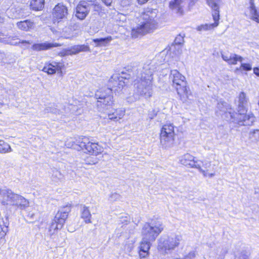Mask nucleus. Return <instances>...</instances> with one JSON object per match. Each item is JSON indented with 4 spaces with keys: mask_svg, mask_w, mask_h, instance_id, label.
I'll return each mask as SVG.
<instances>
[{
    "mask_svg": "<svg viewBox=\"0 0 259 259\" xmlns=\"http://www.w3.org/2000/svg\"><path fill=\"white\" fill-rule=\"evenodd\" d=\"M72 146L77 150H84L85 152H88L94 156H87L84 159V163L87 164L93 165L98 162V159L95 156H97L103 151V147L97 143H93L90 141L89 138L82 137H79L74 142Z\"/></svg>",
    "mask_w": 259,
    "mask_h": 259,
    "instance_id": "1",
    "label": "nucleus"
},
{
    "mask_svg": "<svg viewBox=\"0 0 259 259\" xmlns=\"http://www.w3.org/2000/svg\"><path fill=\"white\" fill-rule=\"evenodd\" d=\"M68 231H70V232H73V231H70V230H68Z\"/></svg>",
    "mask_w": 259,
    "mask_h": 259,
    "instance_id": "58",
    "label": "nucleus"
},
{
    "mask_svg": "<svg viewBox=\"0 0 259 259\" xmlns=\"http://www.w3.org/2000/svg\"><path fill=\"white\" fill-rule=\"evenodd\" d=\"M2 191V190H0V192H1ZM0 198H2L3 199V197H2V196H0Z\"/></svg>",
    "mask_w": 259,
    "mask_h": 259,
    "instance_id": "57",
    "label": "nucleus"
},
{
    "mask_svg": "<svg viewBox=\"0 0 259 259\" xmlns=\"http://www.w3.org/2000/svg\"><path fill=\"white\" fill-rule=\"evenodd\" d=\"M174 126L172 124H164L160 133V143L165 148L170 147L174 141Z\"/></svg>",
    "mask_w": 259,
    "mask_h": 259,
    "instance_id": "9",
    "label": "nucleus"
},
{
    "mask_svg": "<svg viewBox=\"0 0 259 259\" xmlns=\"http://www.w3.org/2000/svg\"><path fill=\"white\" fill-rule=\"evenodd\" d=\"M150 64H144L142 69H140V73L138 72V78L139 81H152L153 69Z\"/></svg>",
    "mask_w": 259,
    "mask_h": 259,
    "instance_id": "14",
    "label": "nucleus"
},
{
    "mask_svg": "<svg viewBox=\"0 0 259 259\" xmlns=\"http://www.w3.org/2000/svg\"><path fill=\"white\" fill-rule=\"evenodd\" d=\"M12 151L10 145L3 140H0V153L5 154Z\"/></svg>",
    "mask_w": 259,
    "mask_h": 259,
    "instance_id": "34",
    "label": "nucleus"
},
{
    "mask_svg": "<svg viewBox=\"0 0 259 259\" xmlns=\"http://www.w3.org/2000/svg\"><path fill=\"white\" fill-rule=\"evenodd\" d=\"M45 0H31L30 8L34 11H40L44 7Z\"/></svg>",
    "mask_w": 259,
    "mask_h": 259,
    "instance_id": "31",
    "label": "nucleus"
},
{
    "mask_svg": "<svg viewBox=\"0 0 259 259\" xmlns=\"http://www.w3.org/2000/svg\"><path fill=\"white\" fill-rule=\"evenodd\" d=\"M249 10L251 19L259 23V9L256 10L254 4V0H249Z\"/></svg>",
    "mask_w": 259,
    "mask_h": 259,
    "instance_id": "26",
    "label": "nucleus"
},
{
    "mask_svg": "<svg viewBox=\"0 0 259 259\" xmlns=\"http://www.w3.org/2000/svg\"><path fill=\"white\" fill-rule=\"evenodd\" d=\"M125 82L120 79L119 74H113L109 79L108 86L107 88H110L112 91L119 92L122 90L125 86Z\"/></svg>",
    "mask_w": 259,
    "mask_h": 259,
    "instance_id": "15",
    "label": "nucleus"
},
{
    "mask_svg": "<svg viewBox=\"0 0 259 259\" xmlns=\"http://www.w3.org/2000/svg\"><path fill=\"white\" fill-rule=\"evenodd\" d=\"M0 196L3 197L2 203L10 205L20 210H25L29 206V201L23 196L14 193L11 190H2Z\"/></svg>",
    "mask_w": 259,
    "mask_h": 259,
    "instance_id": "3",
    "label": "nucleus"
},
{
    "mask_svg": "<svg viewBox=\"0 0 259 259\" xmlns=\"http://www.w3.org/2000/svg\"><path fill=\"white\" fill-rule=\"evenodd\" d=\"M136 94L146 99L150 98L153 93L152 81H137L135 84Z\"/></svg>",
    "mask_w": 259,
    "mask_h": 259,
    "instance_id": "11",
    "label": "nucleus"
},
{
    "mask_svg": "<svg viewBox=\"0 0 259 259\" xmlns=\"http://www.w3.org/2000/svg\"><path fill=\"white\" fill-rule=\"evenodd\" d=\"M60 46H61V45L57 43H51L46 41L43 43L34 44L32 46L31 49L34 51H41Z\"/></svg>",
    "mask_w": 259,
    "mask_h": 259,
    "instance_id": "19",
    "label": "nucleus"
},
{
    "mask_svg": "<svg viewBox=\"0 0 259 259\" xmlns=\"http://www.w3.org/2000/svg\"><path fill=\"white\" fill-rule=\"evenodd\" d=\"M248 99L243 92L239 94L238 97V113H244L247 111Z\"/></svg>",
    "mask_w": 259,
    "mask_h": 259,
    "instance_id": "18",
    "label": "nucleus"
},
{
    "mask_svg": "<svg viewBox=\"0 0 259 259\" xmlns=\"http://www.w3.org/2000/svg\"><path fill=\"white\" fill-rule=\"evenodd\" d=\"M34 215V213L29 212V213L28 214V217H29L30 219H33Z\"/></svg>",
    "mask_w": 259,
    "mask_h": 259,
    "instance_id": "52",
    "label": "nucleus"
},
{
    "mask_svg": "<svg viewBox=\"0 0 259 259\" xmlns=\"http://www.w3.org/2000/svg\"><path fill=\"white\" fill-rule=\"evenodd\" d=\"M182 0H171L169 3V8L176 14L182 15L183 10L182 7Z\"/></svg>",
    "mask_w": 259,
    "mask_h": 259,
    "instance_id": "22",
    "label": "nucleus"
},
{
    "mask_svg": "<svg viewBox=\"0 0 259 259\" xmlns=\"http://www.w3.org/2000/svg\"><path fill=\"white\" fill-rule=\"evenodd\" d=\"M228 252L226 247L219 248L217 249V257L218 259H224L225 255Z\"/></svg>",
    "mask_w": 259,
    "mask_h": 259,
    "instance_id": "37",
    "label": "nucleus"
},
{
    "mask_svg": "<svg viewBox=\"0 0 259 259\" xmlns=\"http://www.w3.org/2000/svg\"><path fill=\"white\" fill-rule=\"evenodd\" d=\"M175 43L176 45H181L184 42V37L181 34L178 35L177 37L175 38Z\"/></svg>",
    "mask_w": 259,
    "mask_h": 259,
    "instance_id": "42",
    "label": "nucleus"
},
{
    "mask_svg": "<svg viewBox=\"0 0 259 259\" xmlns=\"http://www.w3.org/2000/svg\"><path fill=\"white\" fill-rule=\"evenodd\" d=\"M157 115V111L153 109L151 111H149L148 113V117L150 119H152L154 118Z\"/></svg>",
    "mask_w": 259,
    "mask_h": 259,
    "instance_id": "46",
    "label": "nucleus"
},
{
    "mask_svg": "<svg viewBox=\"0 0 259 259\" xmlns=\"http://www.w3.org/2000/svg\"><path fill=\"white\" fill-rule=\"evenodd\" d=\"M258 137V134H256V137L257 138Z\"/></svg>",
    "mask_w": 259,
    "mask_h": 259,
    "instance_id": "56",
    "label": "nucleus"
},
{
    "mask_svg": "<svg viewBox=\"0 0 259 259\" xmlns=\"http://www.w3.org/2000/svg\"><path fill=\"white\" fill-rule=\"evenodd\" d=\"M122 75H123L119 76L120 80H122L123 79H128L130 78L129 75H127V74L123 73H122Z\"/></svg>",
    "mask_w": 259,
    "mask_h": 259,
    "instance_id": "48",
    "label": "nucleus"
},
{
    "mask_svg": "<svg viewBox=\"0 0 259 259\" xmlns=\"http://www.w3.org/2000/svg\"><path fill=\"white\" fill-rule=\"evenodd\" d=\"M235 259H248V256L243 252H235Z\"/></svg>",
    "mask_w": 259,
    "mask_h": 259,
    "instance_id": "41",
    "label": "nucleus"
},
{
    "mask_svg": "<svg viewBox=\"0 0 259 259\" xmlns=\"http://www.w3.org/2000/svg\"><path fill=\"white\" fill-rule=\"evenodd\" d=\"M103 2L107 6H110L112 3V0H102Z\"/></svg>",
    "mask_w": 259,
    "mask_h": 259,
    "instance_id": "49",
    "label": "nucleus"
},
{
    "mask_svg": "<svg viewBox=\"0 0 259 259\" xmlns=\"http://www.w3.org/2000/svg\"><path fill=\"white\" fill-rule=\"evenodd\" d=\"M68 15V10L66 6L62 4H58L54 9L53 22L54 24L57 23L60 29H63L62 27L68 24L67 16Z\"/></svg>",
    "mask_w": 259,
    "mask_h": 259,
    "instance_id": "8",
    "label": "nucleus"
},
{
    "mask_svg": "<svg viewBox=\"0 0 259 259\" xmlns=\"http://www.w3.org/2000/svg\"><path fill=\"white\" fill-rule=\"evenodd\" d=\"M70 211V205H66L59 210L49 228V234L50 236L54 235L63 227Z\"/></svg>",
    "mask_w": 259,
    "mask_h": 259,
    "instance_id": "6",
    "label": "nucleus"
},
{
    "mask_svg": "<svg viewBox=\"0 0 259 259\" xmlns=\"http://www.w3.org/2000/svg\"><path fill=\"white\" fill-rule=\"evenodd\" d=\"M64 175L60 171L56 168L52 169V179L53 181L56 182L62 181L64 180Z\"/></svg>",
    "mask_w": 259,
    "mask_h": 259,
    "instance_id": "32",
    "label": "nucleus"
},
{
    "mask_svg": "<svg viewBox=\"0 0 259 259\" xmlns=\"http://www.w3.org/2000/svg\"><path fill=\"white\" fill-rule=\"evenodd\" d=\"M90 47L88 45H75L71 47L68 50L70 55L76 54L81 52H90Z\"/></svg>",
    "mask_w": 259,
    "mask_h": 259,
    "instance_id": "25",
    "label": "nucleus"
},
{
    "mask_svg": "<svg viewBox=\"0 0 259 259\" xmlns=\"http://www.w3.org/2000/svg\"><path fill=\"white\" fill-rule=\"evenodd\" d=\"M54 104H50L46 108V112H51L55 114H59L60 110L56 108Z\"/></svg>",
    "mask_w": 259,
    "mask_h": 259,
    "instance_id": "38",
    "label": "nucleus"
},
{
    "mask_svg": "<svg viewBox=\"0 0 259 259\" xmlns=\"http://www.w3.org/2000/svg\"><path fill=\"white\" fill-rule=\"evenodd\" d=\"M3 103H2V102H0V107H2L3 105Z\"/></svg>",
    "mask_w": 259,
    "mask_h": 259,
    "instance_id": "54",
    "label": "nucleus"
},
{
    "mask_svg": "<svg viewBox=\"0 0 259 259\" xmlns=\"http://www.w3.org/2000/svg\"><path fill=\"white\" fill-rule=\"evenodd\" d=\"M111 94H112L111 89L103 88L96 92L95 97L97 101H102L105 100L107 96H110Z\"/></svg>",
    "mask_w": 259,
    "mask_h": 259,
    "instance_id": "24",
    "label": "nucleus"
},
{
    "mask_svg": "<svg viewBox=\"0 0 259 259\" xmlns=\"http://www.w3.org/2000/svg\"><path fill=\"white\" fill-rule=\"evenodd\" d=\"M30 44L31 42L28 40H22L20 41L19 38H18L17 36H12L9 37L8 40V44L11 45L16 46L19 44Z\"/></svg>",
    "mask_w": 259,
    "mask_h": 259,
    "instance_id": "33",
    "label": "nucleus"
},
{
    "mask_svg": "<svg viewBox=\"0 0 259 259\" xmlns=\"http://www.w3.org/2000/svg\"><path fill=\"white\" fill-rule=\"evenodd\" d=\"M148 253L149 251H142L141 249H140L139 255L141 258H144L146 257L148 255Z\"/></svg>",
    "mask_w": 259,
    "mask_h": 259,
    "instance_id": "47",
    "label": "nucleus"
},
{
    "mask_svg": "<svg viewBox=\"0 0 259 259\" xmlns=\"http://www.w3.org/2000/svg\"><path fill=\"white\" fill-rule=\"evenodd\" d=\"M214 22L212 24H205L198 26L197 30L198 31L207 30L217 27L219 24V21H214Z\"/></svg>",
    "mask_w": 259,
    "mask_h": 259,
    "instance_id": "35",
    "label": "nucleus"
},
{
    "mask_svg": "<svg viewBox=\"0 0 259 259\" xmlns=\"http://www.w3.org/2000/svg\"><path fill=\"white\" fill-rule=\"evenodd\" d=\"M208 176L209 177L211 178V177H213V176H214V173L208 174Z\"/></svg>",
    "mask_w": 259,
    "mask_h": 259,
    "instance_id": "53",
    "label": "nucleus"
},
{
    "mask_svg": "<svg viewBox=\"0 0 259 259\" xmlns=\"http://www.w3.org/2000/svg\"><path fill=\"white\" fill-rule=\"evenodd\" d=\"M169 78L172 81L173 86L176 88L181 100L183 102H186L189 90L187 86L185 77L178 70H173L171 71Z\"/></svg>",
    "mask_w": 259,
    "mask_h": 259,
    "instance_id": "4",
    "label": "nucleus"
},
{
    "mask_svg": "<svg viewBox=\"0 0 259 259\" xmlns=\"http://www.w3.org/2000/svg\"><path fill=\"white\" fill-rule=\"evenodd\" d=\"M62 66V63L52 61L50 63H46L42 70L45 72H47L48 74H53L57 71L61 70Z\"/></svg>",
    "mask_w": 259,
    "mask_h": 259,
    "instance_id": "17",
    "label": "nucleus"
},
{
    "mask_svg": "<svg viewBox=\"0 0 259 259\" xmlns=\"http://www.w3.org/2000/svg\"><path fill=\"white\" fill-rule=\"evenodd\" d=\"M217 109L220 111L224 112L227 117H228L229 116H230V114L229 113L230 112H234V111H232L231 108H228L227 103L223 101H220L218 102Z\"/></svg>",
    "mask_w": 259,
    "mask_h": 259,
    "instance_id": "30",
    "label": "nucleus"
},
{
    "mask_svg": "<svg viewBox=\"0 0 259 259\" xmlns=\"http://www.w3.org/2000/svg\"><path fill=\"white\" fill-rule=\"evenodd\" d=\"M230 119L234 122L240 125H251L255 120V117L251 113L246 114V113H236L230 112Z\"/></svg>",
    "mask_w": 259,
    "mask_h": 259,
    "instance_id": "10",
    "label": "nucleus"
},
{
    "mask_svg": "<svg viewBox=\"0 0 259 259\" xmlns=\"http://www.w3.org/2000/svg\"><path fill=\"white\" fill-rule=\"evenodd\" d=\"M112 40L111 36H108L105 38H95L93 41L96 44V47L106 46Z\"/></svg>",
    "mask_w": 259,
    "mask_h": 259,
    "instance_id": "29",
    "label": "nucleus"
},
{
    "mask_svg": "<svg viewBox=\"0 0 259 259\" xmlns=\"http://www.w3.org/2000/svg\"><path fill=\"white\" fill-rule=\"evenodd\" d=\"M249 137L251 139H254L255 140H259V130H254L251 131L249 134Z\"/></svg>",
    "mask_w": 259,
    "mask_h": 259,
    "instance_id": "39",
    "label": "nucleus"
},
{
    "mask_svg": "<svg viewBox=\"0 0 259 259\" xmlns=\"http://www.w3.org/2000/svg\"><path fill=\"white\" fill-rule=\"evenodd\" d=\"M182 240L181 235L161 237L159 240L158 250L163 254L171 253L179 246Z\"/></svg>",
    "mask_w": 259,
    "mask_h": 259,
    "instance_id": "5",
    "label": "nucleus"
},
{
    "mask_svg": "<svg viewBox=\"0 0 259 259\" xmlns=\"http://www.w3.org/2000/svg\"><path fill=\"white\" fill-rule=\"evenodd\" d=\"M221 56L222 59L230 65H235L238 61L241 62L243 59L241 56L232 53H221Z\"/></svg>",
    "mask_w": 259,
    "mask_h": 259,
    "instance_id": "21",
    "label": "nucleus"
},
{
    "mask_svg": "<svg viewBox=\"0 0 259 259\" xmlns=\"http://www.w3.org/2000/svg\"><path fill=\"white\" fill-rule=\"evenodd\" d=\"M179 161L184 165L198 169L204 176L206 177L207 176L205 170L201 168V165L199 163V161L195 160V157L190 154L186 153L180 157Z\"/></svg>",
    "mask_w": 259,
    "mask_h": 259,
    "instance_id": "12",
    "label": "nucleus"
},
{
    "mask_svg": "<svg viewBox=\"0 0 259 259\" xmlns=\"http://www.w3.org/2000/svg\"><path fill=\"white\" fill-rule=\"evenodd\" d=\"M73 108H74V109L72 110H73V111H75L76 110V108L75 106H73Z\"/></svg>",
    "mask_w": 259,
    "mask_h": 259,
    "instance_id": "55",
    "label": "nucleus"
},
{
    "mask_svg": "<svg viewBox=\"0 0 259 259\" xmlns=\"http://www.w3.org/2000/svg\"><path fill=\"white\" fill-rule=\"evenodd\" d=\"M149 0H137L139 4L143 5L147 3Z\"/></svg>",
    "mask_w": 259,
    "mask_h": 259,
    "instance_id": "51",
    "label": "nucleus"
},
{
    "mask_svg": "<svg viewBox=\"0 0 259 259\" xmlns=\"http://www.w3.org/2000/svg\"><path fill=\"white\" fill-rule=\"evenodd\" d=\"M156 9L145 12L141 16V21L132 29L131 35L136 38L153 31L157 27V23L155 18L157 15Z\"/></svg>",
    "mask_w": 259,
    "mask_h": 259,
    "instance_id": "2",
    "label": "nucleus"
},
{
    "mask_svg": "<svg viewBox=\"0 0 259 259\" xmlns=\"http://www.w3.org/2000/svg\"><path fill=\"white\" fill-rule=\"evenodd\" d=\"M80 217L84 220L86 224L91 223L92 214L89 207L85 205H81L80 206Z\"/></svg>",
    "mask_w": 259,
    "mask_h": 259,
    "instance_id": "23",
    "label": "nucleus"
},
{
    "mask_svg": "<svg viewBox=\"0 0 259 259\" xmlns=\"http://www.w3.org/2000/svg\"><path fill=\"white\" fill-rule=\"evenodd\" d=\"M114 102L112 94L107 96L105 100L97 101V107L100 112H105L109 109L113 105Z\"/></svg>",
    "mask_w": 259,
    "mask_h": 259,
    "instance_id": "16",
    "label": "nucleus"
},
{
    "mask_svg": "<svg viewBox=\"0 0 259 259\" xmlns=\"http://www.w3.org/2000/svg\"><path fill=\"white\" fill-rule=\"evenodd\" d=\"M199 163H200V164L201 163H202V166L205 169L209 168L211 165L210 162L206 160H205L204 161H199Z\"/></svg>",
    "mask_w": 259,
    "mask_h": 259,
    "instance_id": "43",
    "label": "nucleus"
},
{
    "mask_svg": "<svg viewBox=\"0 0 259 259\" xmlns=\"http://www.w3.org/2000/svg\"><path fill=\"white\" fill-rule=\"evenodd\" d=\"M196 252L195 250L190 251L187 254L185 255L183 259H194L196 257Z\"/></svg>",
    "mask_w": 259,
    "mask_h": 259,
    "instance_id": "40",
    "label": "nucleus"
},
{
    "mask_svg": "<svg viewBox=\"0 0 259 259\" xmlns=\"http://www.w3.org/2000/svg\"><path fill=\"white\" fill-rule=\"evenodd\" d=\"M241 68L244 70L249 71L251 70V66L249 64L242 63L241 65Z\"/></svg>",
    "mask_w": 259,
    "mask_h": 259,
    "instance_id": "44",
    "label": "nucleus"
},
{
    "mask_svg": "<svg viewBox=\"0 0 259 259\" xmlns=\"http://www.w3.org/2000/svg\"><path fill=\"white\" fill-rule=\"evenodd\" d=\"M253 72L255 75L259 76V68H258V67L254 68Z\"/></svg>",
    "mask_w": 259,
    "mask_h": 259,
    "instance_id": "50",
    "label": "nucleus"
},
{
    "mask_svg": "<svg viewBox=\"0 0 259 259\" xmlns=\"http://www.w3.org/2000/svg\"><path fill=\"white\" fill-rule=\"evenodd\" d=\"M151 242L152 241L151 240L144 239L142 237V240L140 244V249H141L142 251H149L151 246Z\"/></svg>",
    "mask_w": 259,
    "mask_h": 259,
    "instance_id": "36",
    "label": "nucleus"
},
{
    "mask_svg": "<svg viewBox=\"0 0 259 259\" xmlns=\"http://www.w3.org/2000/svg\"><path fill=\"white\" fill-rule=\"evenodd\" d=\"M92 5L89 2L85 1L80 2L76 8V17L80 19L83 20L88 15Z\"/></svg>",
    "mask_w": 259,
    "mask_h": 259,
    "instance_id": "13",
    "label": "nucleus"
},
{
    "mask_svg": "<svg viewBox=\"0 0 259 259\" xmlns=\"http://www.w3.org/2000/svg\"><path fill=\"white\" fill-rule=\"evenodd\" d=\"M33 22L28 20L20 21L17 23L18 28L24 31H28L33 27Z\"/></svg>",
    "mask_w": 259,
    "mask_h": 259,
    "instance_id": "27",
    "label": "nucleus"
},
{
    "mask_svg": "<svg viewBox=\"0 0 259 259\" xmlns=\"http://www.w3.org/2000/svg\"><path fill=\"white\" fill-rule=\"evenodd\" d=\"M163 230V225L159 222L146 223L142 227L141 235L144 239L154 241Z\"/></svg>",
    "mask_w": 259,
    "mask_h": 259,
    "instance_id": "7",
    "label": "nucleus"
},
{
    "mask_svg": "<svg viewBox=\"0 0 259 259\" xmlns=\"http://www.w3.org/2000/svg\"><path fill=\"white\" fill-rule=\"evenodd\" d=\"M220 0H206L207 5L212 10V17L214 21L220 19V11L219 4Z\"/></svg>",
    "mask_w": 259,
    "mask_h": 259,
    "instance_id": "20",
    "label": "nucleus"
},
{
    "mask_svg": "<svg viewBox=\"0 0 259 259\" xmlns=\"http://www.w3.org/2000/svg\"><path fill=\"white\" fill-rule=\"evenodd\" d=\"M124 110L121 109H117L112 113L108 114V118L110 120L117 121L124 115Z\"/></svg>",
    "mask_w": 259,
    "mask_h": 259,
    "instance_id": "28",
    "label": "nucleus"
},
{
    "mask_svg": "<svg viewBox=\"0 0 259 259\" xmlns=\"http://www.w3.org/2000/svg\"><path fill=\"white\" fill-rule=\"evenodd\" d=\"M119 197L120 195L119 194L117 193H114L110 195L109 199L111 201H114L119 199Z\"/></svg>",
    "mask_w": 259,
    "mask_h": 259,
    "instance_id": "45",
    "label": "nucleus"
}]
</instances>
